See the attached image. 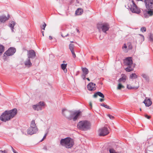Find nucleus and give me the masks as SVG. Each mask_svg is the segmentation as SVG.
I'll use <instances>...</instances> for the list:
<instances>
[{
    "mask_svg": "<svg viewBox=\"0 0 153 153\" xmlns=\"http://www.w3.org/2000/svg\"><path fill=\"white\" fill-rule=\"evenodd\" d=\"M125 88V87L122 85L120 83H119L117 87V89L118 90H120L121 88Z\"/></svg>",
    "mask_w": 153,
    "mask_h": 153,
    "instance_id": "473e14b6",
    "label": "nucleus"
},
{
    "mask_svg": "<svg viewBox=\"0 0 153 153\" xmlns=\"http://www.w3.org/2000/svg\"><path fill=\"white\" fill-rule=\"evenodd\" d=\"M85 79H87L88 81H90V79L89 78H86Z\"/></svg>",
    "mask_w": 153,
    "mask_h": 153,
    "instance_id": "4d7b16f0",
    "label": "nucleus"
},
{
    "mask_svg": "<svg viewBox=\"0 0 153 153\" xmlns=\"http://www.w3.org/2000/svg\"><path fill=\"white\" fill-rule=\"evenodd\" d=\"M132 48L131 45L130 44L128 45V48L129 49H131Z\"/></svg>",
    "mask_w": 153,
    "mask_h": 153,
    "instance_id": "de8ad7c7",
    "label": "nucleus"
},
{
    "mask_svg": "<svg viewBox=\"0 0 153 153\" xmlns=\"http://www.w3.org/2000/svg\"><path fill=\"white\" fill-rule=\"evenodd\" d=\"M149 39L151 42H153V34H152L150 33Z\"/></svg>",
    "mask_w": 153,
    "mask_h": 153,
    "instance_id": "72a5a7b5",
    "label": "nucleus"
},
{
    "mask_svg": "<svg viewBox=\"0 0 153 153\" xmlns=\"http://www.w3.org/2000/svg\"><path fill=\"white\" fill-rule=\"evenodd\" d=\"M100 101L101 102H103V101H104V99H102V98H101V99H100Z\"/></svg>",
    "mask_w": 153,
    "mask_h": 153,
    "instance_id": "3c124183",
    "label": "nucleus"
},
{
    "mask_svg": "<svg viewBox=\"0 0 153 153\" xmlns=\"http://www.w3.org/2000/svg\"><path fill=\"white\" fill-rule=\"evenodd\" d=\"M127 67L125 68V70L128 72H130L134 70V69L135 67L134 65L127 66Z\"/></svg>",
    "mask_w": 153,
    "mask_h": 153,
    "instance_id": "dca6fc26",
    "label": "nucleus"
},
{
    "mask_svg": "<svg viewBox=\"0 0 153 153\" xmlns=\"http://www.w3.org/2000/svg\"><path fill=\"white\" fill-rule=\"evenodd\" d=\"M108 116L112 120L114 118V117L112 115H111L109 114L108 115Z\"/></svg>",
    "mask_w": 153,
    "mask_h": 153,
    "instance_id": "37998d69",
    "label": "nucleus"
},
{
    "mask_svg": "<svg viewBox=\"0 0 153 153\" xmlns=\"http://www.w3.org/2000/svg\"><path fill=\"white\" fill-rule=\"evenodd\" d=\"M10 147L11 148V149L13 151V152H14V153H18V152H16L15 149H14L13 148V147L12 146H10Z\"/></svg>",
    "mask_w": 153,
    "mask_h": 153,
    "instance_id": "a18cd8bd",
    "label": "nucleus"
},
{
    "mask_svg": "<svg viewBox=\"0 0 153 153\" xmlns=\"http://www.w3.org/2000/svg\"><path fill=\"white\" fill-rule=\"evenodd\" d=\"M75 75L76 76V73L75 74Z\"/></svg>",
    "mask_w": 153,
    "mask_h": 153,
    "instance_id": "69168bd1",
    "label": "nucleus"
},
{
    "mask_svg": "<svg viewBox=\"0 0 153 153\" xmlns=\"http://www.w3.org/2000/svg\"><path fill=\"white\" fill-rule=\"evenodd\" d=\"M148 10L146 11L147 14L149 16H152L153 15V10L148 9Z\"/></svg>",
    "mask_w": 153,
    "mask_h": 153,
    "instance_id": "c756f323",
    "label": "nucleus"
},
{
    "mask_svg": "<svg viewBox=\"0 0 153 153\" xmlns=\"http://www.w3.org/2000/svg\"><path fill=\"white\" fill-rule=\"evenodd\" d=\"M67 65V64H62L61 65V68L63 70L65 73H66L67 71V69L66 68Z\"/></svg>",
    "mask_w": 153,
    "mask_h": 153,
    "instance_id": "5701e85b",
    "label": "nucleus"
},
{
    "mask_svg": "<svg viewBox=\"0 0 153 153\" xmlns=\"http://www.w3.org/2000/svg\"><path fill=\"white\" fill-rule=\"evenodd\" d=\"M80 153H81V152H80Z\"/></svg>",
    "mask_w": 153,
    "mask_h": 153,
    "instance_id": "774afa93",
    "label": "nucleus"
},
{
    "mask_svg": "<svg viewBox=\"0 0 153 153\" xmlns=\"http://www.w3.org/2000/svg\"><path fill=\"white\" fill-rule=\"evenodd\" d=\"M62 114L68 120H76V110L68 111L65 109L62 110Z\"/></svg>",
    "mask_w": 153,
    "mask_h": 153,
    "instance_id": "f03ea898",
    "label": "nucleus"
},
{
    "mask_svg": "<svg viewBox=\"0 0 153 153\" xmlns=\"http://www.w3.org/2000/svg\"><path fill=\"white\" fill-rule=\"evenodd\" d=\"M77 32H79V30L78 29H77Z\"/></svg>",
    "mask_w": 153,
    "mask_h": 153,
    "instance_id": "052dcab7",
    "label": "nucleus"
},
{
    "mask_svg": "<svg viewBox=\"0 0 153 153\" xmlns=\"http://www.w3.org/2000/svg\"><path fill=\"white\" fill-rule=\"evenodd\" d=\"M97 27L99 30L101 29L103 32L106 33V32L109 29L110 26L108 23H99L97 25Z\"/></svg>",
    "mask_w": 153,
    "mask_h": 153,
    "instance_id": "0eeeda50",
    "label": "nucleus"
},
{
    "mask_svg": "<svg viewBox=\"0 0 153 153\" xmlns=\"http://www.w3.org/2000/svg\"><path fill=\"white\" fill-rule=\"evenodd\" d=\"M77 4L78 3L79 4V2H78V1H77ZM77 6H78V5H77Z\"/></svg>",
    "mask_w": 153,
    "mask_h": 153,
    "instance_id": "0e129e2a",
    "label": "nucleus"
},
{
    "mask_svg": "<svg viewBox=\"0 0 153 153\" xmlns=\"http://www.w3.org/2000/svg\"><path fill=\"white\" fill-rule=\"evenodd\" d=\"M98 96H99L102 98H103L104 97V96L103 94L100 92L99 91H98L95 93L93 95V97L94 98H96Z\"/></svg>",
    "mask_w": 153,
    "mask_h": 153,
    "instance_id": "aec40b11",
    "label": "nucleus"
},
{
    "mask_svg": "<svg viewBox=\"0 0 153 153\" xmlns=\"http://www.w3.org/2000/svg\"><path fill=\"white\" fill-rule=\"evenodd\" d=\"M48 132H47V133H46L45 134V135H45V136H47V134H48Z\"/></svg>",
    "mask_w": 153,
    "mask_h": 153,
    "instance_id": "13d9d810",
    "label": "nucleus"
},
{
    "mask_svg": "<svg viewBox=\"0 0 153 153\" xmlns=\"http://www.w3.org/2000/svg\"><path fill=\"white\" fill-rule=\"evenodd\" d=\"M46 26V25L45 22H44V24L41 26V28L42 29L45 30V28Z\"/></svg>",
    "mask_w": 153,
    "mask_h": 153,
    "instance_id": "ea45409f",
    "label": "nucleus"
},
{
    "mask_svg": "<svg viewBox=\"0 0 153 153\" xmlns=\"http://www.w3.org/2000/svg\"><path fill=\"white\" fill-rule=\"evenodd\" d=\"M128 6L132 12L138 14L140 13V9L136 5L133 0H132L131 2L128 4Z\"/></svg>",
    "mask_w": 153,
    "mask_h": 153,
    "instance_id": "39448f33",
    "label": "nucleus"
},
{
    "mask_svg": "<svg viewBox=\"0 0 153 153\" xmlns=\"http://www.w3.org/2000/svg\"><path fill=\"white\" fill-rule=\"evenodd\" d=\"M144 116L146 118H147L149 119H150L151 118V116H149L147 114H145L144 115Z\"/></svg>",
    "mask_w": 153,
    "mask_h": 153,
    "instance_id": "c03bdc74",
    "label": "nucleus"
},
{
    "mask_svg": "<svg viewBox=\"0 0 153 153\" xmlns=\"http://www.w3.org/2000/svg\"><path fill=\"white\" fill-rule=\"evenodd\" d=\"M74 45L72 44H70L69 45V48L71 51H73L74 50Z\"/></svg>",
    "mask_w": 153,
    "mask_h": 153,
    "instance_id": "f704fd0d",
    "label": "nucleus"
},
{
    "mask_svg": "<svg viewBox=\"0 0 153 153\" xmlns=\"http://www.w3.org/2000/svg\"><path fill=\"white\" fill-rule=\"evenodd\" d=\"M99 135L100 136H105L108 134L109 132L108 128L105 126L99 130Z\"/></svg>",
    "mask_w": 153,
    "mask_h": 153,
    "instance_id": "6e6552de",
    "label": "nucleus"
},
{
    "mask_svg": "<svg viewBox=\"0 0 153 153\" xmlns=\"http://www.w3.org/2000/svg\"><path fill=\"white\" fill-rule=\"evenodd\" d=\"M10 16L9 14L7 16H6L4 15L0 16V22L1 23H4L6 21L8 20Z\"/></svg>",
    "mask_w": 153,
    "mask_h": 153,
    "instance_id": "4468645a",
    "label": "nucleus"
},
{
    "mask_svg": "<svg viewBox=\"0 0 153 153\" xmlns=\"http://www.w3.org/2000/svg\"><path fill=\"white\" fill-rule=\"evenodd\" d=\"M82 112L80 110L77 111V118L79 116L81 115Z\"/></svg>",
    "mask_w": 153,
    "mask_h": 153,
    "instance_id": "a19ab883",
    "label": "nucleus"
},
{
    "mask_svg": "<svg viewBox=\"0 0 153 153\" xmlns=\"http://www.w3.org/2000/svg\"><path fill=\"white\" fill-rule=\"evenodd\" d=\"M140 30L143 32H145L146 31V28L144 27H142L140 29Z\"/></svg>",
    "mask_w": 153,
    "mask_h": 153,
    "instance_id": "58836bf2",
    "label": "nucleus"
},
{
    "mask_svg": "<svg viewBox=\"0 0 153 153\" xmlns=\"http://www.w3.org/2000/svg\"><path fill=\"white\" fill-rule=\"evenodd\" d=\"M82 68V71L83 74L82 75V78L84 80L86 79V75L88 73L89 71L88 69L85 68Z\"/></svg>",
    "mask_w": 153,
    "mask_h": 153,
    "instance_id": "2eb2a0df",
    "label": "nucleus"
},
{
    "mask_svg": "<svg viewBox=\"0 0 153 153\" xmlns=\"http://www.w3.org/2000/svg\"><path fill=\"white\" fill-rule=\"evenodd\" d=\"M65 32V31H63L62 33H61V36L62 37L64 38L69 36V34L68 33H66Z\"/></svg>",
    "mask_w": 153,
    "mask_h": 153,
    "instance_id": "c85d7f7f",
    "label": "nucleus"
},
{
    "mask_svg": "<svg viewBox=\"0 0 153 153\" xmlns=\"http://www.w3.org/2000/svg\"><path fill=\"white\" fill-rule=\"evenodd\" d=\"M30 127L31 128H35L37 127L36 126V124L35 123V120H33L31 122L30 124Z\"/></svg>",
    "mask_w": 153,
    "mask_h": 153,
    "instance_id": "7c9ffc66",
    "label": "nucleus"
},
{
    "mask_svg": "<svg viewBox=\"0 0 153 153\" xmlns=\"http://www.w3.org/2000/svg\"><path fill=\"white\" fill-rule=\"evenodd\" d=\"M144 2L147 9L153 10V0H144Z\"/></svg>",
    "mask_w": 153,
    "mask_h": 153,
    "instance_id": "1a4fd4ad",
    "label": "nucleus"
},
{
    "mask_svg": "<svg viewBox=\"0 0 153 153\" xmlns=\"http://www.w3.org/2000/svg\"><path fill=\"white\" fill-rule=\"evenodd\" d=\"M91 124L90 122L87 120H82L79 121L77 125V127L80 130L87 131L90 129Z\"/></svg>",
    "mask_w": 153,
    "mask_h": 153,
    "instance_id": "20e7f679",
    "label": "nucleus"
},
{
    "mask_svg": "<svg viewBox=\"0 0 153 153\" xmlns=\"http://www.w3.org/2000/svg\"><path fill=\"white\" fill-rule=\"evenodd\" d=\"M32 107L35 110L38 111L41 110L42 109V108L41 107V106H40L38 103L36 105H33Z\"/></svg>",
    "mask_w": 153,
    "mask_h": 153,
    "instance_id": "412c9836",
    "label": "nucleus"
},
{
    "mask_svg": "<svg viewBox=\"0 0 153 153\" xmlns=\"http://www.w3.org/2000/svg\"><path fill=\"white\" fill-rule=\"evenodd\" d=\"M38 131L37 127L31 128L29 127L27 130V133L29 134L32 135L36 133Z\"/></svg>",
    "mask_w": 153,
    "mask_h": 153,
    "instance_id": "f8f14e48",
    "label": "nucleus"
},
{
    "mask_svg": "<svg viewBox=\"0 0 153 153\" xmlns=\"http://www.w3.org/2000/svg\"><path fill=\"white\" fill-rule=\"evenodd\" d=\"M24 63L25 66L28 68L32 66V63L31 62L30 59L28 58L25 61Z\"/></svg>",
    "mask_w": 153,
    "mask_h": 153,
    "instance_id": "f3484780",
    "label": "nucleus"
},
{
    "mask_svg": "<svg viewBox=\"0 0 153 153\" xmlns=\"http://www.w3.org/2000/svg\"><path fill=\"white\" fill-rule=\"evenodd\" d=\"M145 153H147L145 152Z\"/></svg>",
    "mask_w": 153,
    "mask_h": 153,
    "instance_id": "338daca9",
    "label": "nucleus"
},
{
    "mask_svg": "<svg viewBox=\"0 0 153 153\" xmlns=\"http://www.w3.org/2000/svg\"><path fill=\"white\" fill-rule=\"evenodd\" d=\"M89 105L91 107V108H92V103L91 102H89Z\"/></svg>",
    "mask_w": 153,
    "mask_h": 153,
    "instance_id": "5fc2aeb1",
    "label": "nucleus"
},
{
    "mask_svg": "<svg viewBox=\"0 0 153 153\" xmlns=\"http://www.w3.org/2000/svg\"><path fill=\"white\" fill-rule=\"evenodd\" d=\"M130 78L131 79H135L137 78V76L135 73H133L130 76Z\"/></svg>",
    "mask_w": 153,
    "mask_h": 153,
    "instance_id": "cd10ccee",
    "label": "nucleus"
},
{
    "mask_svg": "<svg viewBox=\"0 0 153 153\" xmlns=\"http://www.w3.org/2000/svg\"><path fill=\"white\" fill-rule=\"evenodd\" d=\"M76 13H76V10L75 11V15L76 16Z\"/></svg>",
    "mask_w": 153,
    "mask_h": 153,
    "instance_id": "bf43d9fd",
    "label": "nucleus"
},
{
    "mask_svg": "<svg viewBox=\"0 0 153 153\" xmlns=\"http://www.w3.org/2000/svg\"><path fill=\"white\" fill-rule=\"evenodd\" d=\"M17 110L14 108L10 110H6L2 113L0 117L2 121L6 122L13 118L17 114Z\"/></svg>",
    "mask_w": 153,
    "mask_h": 153,
    "instance_id": "f257e3e1",
    "label": "nucleus"
},
{
    "mask_svg": "<svg viewBox=\"0 0 153 153\" xmlns=\"http://www.w3.org/2000/svg\"><path fill=\"white\" fill-rule=\"evenodd\" d=\"M95 84L93 82H90L87 85L88 89L91 91H94L95 90Z\"/></svg>",
    "mask_w": 153,
    "mask_h": 153,
    "instance_id": "ddd939ff",
    "label": "nucleus"
},
{
    "mask_svg": "<svg viewBox=\"0 0 153 153\" xmlns=\"http://www.w3.org/2000/svg\"><path fill=\"white\" fill-rule=\"evenodd\" d=\"M123 48H127V46L126 45V44H124V46H123Z\"/></svg>",
    "mask_w": 153,
    "mask_h": 153,
    "instance_id": "603ef678",
    "label": "nucleus"
},
{
    "mask_svg": "<svg viewBox=\"0 0 153 153\" xmlns=\"http://www.w3.org/2000/svg\"><path fill=\"white\" fill-rule=\"evenodd\" d=\"M16 51V49L14 47H10L4 53L3 56L4 61L7 60V57L13 55Z\"/></svg>",
    "mask_w": 153,
    "mask_h": 153,
    "instance_id": "423d86ee",
    "label": "nucleus"
},
{
    "mask_svg": "<svg viewBox=\"0 0 153 153\" xmlns=\"http://www.w3.org/2000/svg\"><path fill=\"white\" fill-rule=\"evenodd\" d=\"M63 63H65V62H65V61H63Z\"/></svg>",
    "mask_w": 153,
    "mask_h": 153,
    "instance_id": "680f3d73",
    "label": "nucleus"
},
{
    "mask_svg": "<svg viewBox=\"0 0 153 153\" xmlns=\"http://www.w3.org/2000/svg\"><path fill=\"white\" fill-rule=\"evenodd\" d=\"M100 105L101 106H102L105 107L106 108L109 109H111V108H110L109 106L108 105H107L105 104L104 103L100 104Z\"/></svg>",
    "mask_w": 153,
    "mask_h": 153,
    "instance_id": "c9c22d12",
    "label": "nucleus"
},
{
    "mask_svg": "<svg viewBox=\"0 0 153 153\" xmlns=\"http://www.w3.org/2000/svg\"><path fill=\"white\" fill-rule=\"evenodd\" d=\"M140 111H141V110H141V108H140Z\"/></svg>",
    "mask_w": 153,
    "mask_h": 153,
    "instance_id": "e2e57ef3",
    "label": "nucleus"
},
{
    "mask_svg": "<svg viewBox=\"0 0 153 153\" xmlns=\"http://www.w3.org/2000/svg\"><path fill=\"white\" fill-rule=\"evenodd\" d=\"M15 22L13 21H11L10 22L9 26L11 28V29L12 32H13V30L14 29V26L15 25Z\"/></svg>",
    "mask_w": 153,
    "mask_h": 153,
    "instance_id": "4be33fe9",
    "label": "nucleus"
},
{
    "mask_svg": "<svg viewBox=\"0 0 153 153\" xmlns=\"http://www.w3.org/2000/svg\"><path fill=\"white\" fill-rule=\"evenodd\" d=\"M46 136H45L44 135L42 138V140H41V141H42L45 138H46Z\"/></svg>",
    "mask_w": 153,
    "mask_h": 153,
    "instance_id": "8fccbe9b",
    "label": "nucleus"
},
{
    "mask_svg": "<svg viewBox=\"0 0 153 153\" xmlns=\"http://www.w3.org/2000/svg\"><path fill=\"white\" fill-rule=\"evenodd\" d=\"M123 63L125 66L133 65L132 58L131 57H127L124 60Z\"/></svg>",
    "mask_w": 153,
    "mask_h": 153,
    "instance_id": "9d476101",
    "label": "nucleus"
},
{
    "mask_svg": "<svg viewBox=\"0 0 153 153\" xmlns=\"http://www.w3.org/2000/svg\"><path fill=\"white\" fill-rule=\"evenodd\" d=\"M27 58L30 59L34 58L36 56V53L33 50L27 51Z\"/></svg>",
    "mask_w": 153,
    "mask_h": 153,
    "instance_id": "9b49d317",
    "label": "nucleus"
},
{
    "mask_svg": "<svg viewBox=\"0 0 153 153\" xmlns=\"http://www.w3.org/2000/svg\"><path fill=\"white\" fill-rule=\"evenodd\" d=\"M139 87V86H136V87H132L130 85H127V88L129 89H137Z\"/></svg>",
    "mask_w": 153,
    "mask_h": 153,
    "instance_id": "bb28decb",
    "label": "nucleus"
},
{
    "mask_svg": "<svg viewBox=\"0 0 153 153\" xmlns=\"http://www.w3.org/2000/svg\"><path fill=\"white\" fill-rule=\"evenodd\" d=\"M141 76L147 81L149 82V76L147 74H143Z\"/></svg>",
    "mask_w": 153,
    "mask_h": 153,
    "instance_id": "b1692460",
    "label": "nucleus"
},
{
    "mask_svg": "<svg viewBox=\"0 0 153 153\" xmlns=\"http://www.w3.org/2000/svg\"><path fill=\"white\" fill-rule=\"evenodd\" d=\"M4 50V46L1 45H0V56H1Z\"/></svg>",
    "mask_w": 153,
    "mask_h": 153,
    "instance_id": "a878e982",
    "label": "nucleus"
},
{
    "mask_svg": "<svg viewBox=\"0 0 153 153\" xmlns=\"http://www.w3.org/2000/svg\"><path fill=\"white\" fill-rule=\"evenodd\" d=\"M121 76H122V77L119 79L118 81L119 82H125L126 80V76L125 74H122Z\"/></svg>",
    "mask_w": 153,
    "mask_h": 153,
    "instance_id": "6ab92c4d",
    "label": "nucleus"
},
{
    "mask_svg": "<svg viewBox=\"0 0 153 153\" xmlns=\"http://www.w3.org/2000/svg\"><path fill=\"white\" fill-rule=\"evenodd\" d=\"M41 107L42 108V107L43 106L45 105L44 103L43 102H40L38 103Z\"/></svg>",
    "mask_w": 153,
    "mask_h": 153,
    "instance_id": "e433bc0d",
    "label": "nucleus"
},
{
    "mask_svg": "<svg viewBox=\"0 0 153 153\" xmlns=\"http://www.w3.org/2000/svg\"><path fill=\"white\" fill-rule=\"evenodd\" d=\"M7 151L6 150H4V151L0 150V153H7Z\"/></svg>",
    "mask_w": 153,
    "mask_h": 153,
    "instance_id": "49530a36",
    "label": "nucleus"
},
{
    "mask_svg": "<svg viewBox=\"0 0 153 153\" xmlns=\"http://www.w3.org/2000/svg\"><path fill=\"white\" fill-rule=\"evenodd\" d=\"M83 10L81 8H77V15H80L83 13Z\"/></svg>",
    "mask_w": 153,
    "mask_h": 153,
    "instance_id": "393cba45",
    "label": "nucleus"
},
{
    "mask_svg": "<svg viewBox=\"0 0 153 153\" xmlns=\"http://www.w3.org/2000/svg\"><path fill=\"white\" fill-rule=\"evenodd\" d=\"M60 145L66 148H71L74 144V142L73 139L70 137H67L64 139H62L60 141Z\"/></svg>",
    "mask_w": 153,
    "mask_h": 153,
    "instance_id": "7ed1b4c3",
    "label": "nucleus"
},
{
    "mask_svg": "<svg viewBox=\"0 0 153 153\" xmlns=\"http://www.w3.org/2000/svg\"><path fill=\"white\" fill-rule=\"evenodd\" d=\"M139 35L140 36V37H138V38L140 39L141 42H142L144 40V36L142 35L139 34Z\"/></svg>",
    "mask_w": 153,
    "mask_h": 153,
    "instance_id": "2f4dec72",
    "label": "nucleus"
},
{
    "mask_svg": "<svg viewBox=\"0 0 153 153\" xmlns=\"http://www.w3.org/2000/svg\"><path fill=\"white\" fill-rule=\"evenodd\" d=\"M49 39L50 40H52V37L51 36H49Z\"/></svg>",
    "mask_w": 153,
    "mask_h": 153,
    "instance_id": "864d4df0",
    "label": "nucleus"
},
{
    "mask_svg": "<svg viewBox=\"0 0 153 153\" xmlns=\"http://www.w3.org/2000/svg\"><path fill=\"white\" fill-rule=\"evenodd\" d=\"M42 36H44V31H42Z\"/></svg>",
    "mask_w": 153,
    "mask_h": 153,
    "instance_id": "6e6d98bb",
    "label": "nucleus"
},
{
    "mask_svg": "<svg viewBox=\"0 0 153 153\" xmlns=\"http://www.w3.org/2000/svg\"><path fill=\"white\" fill-rule=\"evenodd\" d=\"M109 151L110 153H116L115 151L113 149H110Z\"/></svg>",
    "mask_w": 153,
    "mask_h": 153,
    "instance_id": "4c0bfd02",
    "label": "nucleus"
},
{
    "mask_svg": "<svg viewBox=\"0 0 153 153\" xmlns=\"http://www.w3.org/2000/svg\"><path fill=\"white\" fill-rule=\"evenodd\" d=\"M43 149L45 150H47V147L46 146H44L43 148Z\"/></svg>",
    "mask_w": 153,
    "mask_h": 153,
    "instance_id": "09e8293b",
    "label": "nucleus"
},
{
    "mask_svg": "<svg viewBox=\"0 0 153 153\" xmlns=\"http://www.w3.org/2000/svg\"><path fill=\"white\" fill-rule=\"evenodd\" d=\"M71 53H72L73 56L74 58H75L76 57V54L75 53L74 50L73 51H71Z\"/></svg>",
    "mask_w": 153,
    "mask_h": 153,
    "instance_id": "79ce46f5",
    "label": "nucleus"
},
{
    "mask_svg": "<svg viewBox=\"0 0 153 153\" xmlns=\"http://www.w3.org/2000/svg\"><path fill=\"white\" fill-rule=\"evenodd\" d=\"M146 106H149L152 105V102L150 99H146L143 102Z\"/></svg>",
    "mask_w": 153,
    "mask_h": 153,
    "instance_id": "a211bd4d",
    "label": "nucleus"
}]
</instances>
